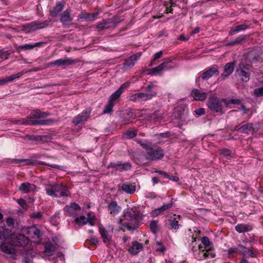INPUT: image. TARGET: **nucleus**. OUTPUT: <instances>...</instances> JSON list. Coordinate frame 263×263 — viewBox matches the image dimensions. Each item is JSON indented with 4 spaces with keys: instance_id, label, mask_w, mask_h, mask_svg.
Returning <instances> with one entry per match:
<instances>
[{
    "instance_id": "3c124183",
    "label": "nucleus",
    "mask_w": 263,
    "mask_h": 263,
    "mask_svg": "<svg viewBox=\"0 0 263 263\" xmlns=\"http://www.w3.org/2000/svg\"><path fill=\"white\" fill-rule=\"evenodd\" d=\"M220 154L221 155L226 157L227 159H230L231 158V152L228 149H222L220 150Z\"/></svg>"
},
{
    "instance_id": "2f4dec72",
    "label": "nucleus",
    "mask_w": 263,
    "mask_h": 263,
    "mask_svg": "<svg viewBox=\"0 0 263 263\" xmlns=\"http://www.w3.org/2000/svg\"><path fill=\"white\" fill-rule=\"evenodd\" d=\"M247 37V35H241L237 37L235 40L229 42L226 44V46H233L235 45H238L242 44L246 41Z\"/></svg>"
},
{
    "instance_id": "423d86ee",
    "label": "nucleus",
    "mask_w": 263,
    "mask_h": 263,
    "mask_svg": "<svg viewBox=\"0 0 263 263\" xmlns=\"http://www.w3.org/2000/svg\"><path fill=\"white\" fill-rule=\"evenodd\" d=\"M119 22V18L118 17L103 20L98 24L97 28L98 31H101L111 28H115Z\"/></svg>"
},
{
    "instance_id": "603ef678",
    "label": "nucleus",
    "mask_w": 263,
    "mask_h": 263,
    "mask_svg": "<svg viewBox=\"0 0 263 263\" xmlns=\"http://www.w3.org/2000/svg\"><path fill=\"white\" fill-rule=\"evenodd\" d=\"M13 162H15L17 163L24 162L27 165H29L34 164L33 161L30 159H14Z\"/></svg>"
},
{
    "instance_id": "6e6d98bb",
    "label": "nucleus",
    "mask_w": 263,
    "mask_h": 263,
    "mask_svg": "<svg viewBox=\"0 0 263 263\" xmlns=\"http://www.w3.org/2000/svg\"><path fill=\"white\" fill-rule=\"evenodd\" d=\"M43 213L41 212H34L30 215L32 219H41Z\"/></svg>"
},
{
    "instance_id": "79ce46f5",
    "label": "nucleus",
    "mask_w": 263,
    "mask_h": 263,
    "mask_svg": "<svg viewBox=\"0 0 263 263\" xmlns=\"http://www.w3.org/2000/svg\"><path fill=\"white\" fill-rule=\"evenodd\" d=\"M42 43H42V42H39V43H36L33 44H25L24 45L20 46L18 47V49L23 50L32 49L34 47L40 46V45L41 44H42Z\"/></svg>"
},
{
    "instance_id": "9d476101",
    "label": "nucleus",
    "mask_w": 263,
    "mask_h": 263,
    "mask_svg": "<svg viewBox=\"0 0 263 263\" xmlns=\"http://www.w3.org/2000/svg\"><path fill=\"white\" fill-rule=\"evenodd\" d=\"M219 71L218 67L217 65H213L208 68L200 77L203 81H206L213 77H217L219 75Z\"/></svg>"
},
{
    "instance_id": "473e14b6",
    "label": "nucleus",
    "mask_w": 263,
    "mask_h": 263,
    "mask_svg": "<svg viewBox=\"0 0 263 263\" xmlns=\"http://www.w3.org/2000/svg\"><path fill=\"white\" fill-rule=\"evenodd\" d=\"M174 217H171L168 219V224L170 226L171 228L178 230L179 228V220H180V216L179 215H174Z\"/></svg>"
},
{
    "instance_id": "49530a36",
    "label": "nucleus",
    "mask_w": 263,
    "mask_h": 263,
    "mask_svg": "<svg viewBox=\"0 0 263 263\" xmlns=\"http://www.w3.org/2000/svg\"><path fill=\"white\" fill-rule=\"evenodd\" d=\"M149 228L153 233L156 234L158 230V221H152L149 223Z\"/></svg>"
},
{
    "instance_id": "bf43d9fd",
    "label": "nucleus",
    "mask_w": 263,
    "mask_h": 263,
    "mask_svg": "<svg viewBox=\"0 0 263 263\" xmlns=\"http://www.w3.org/2000/svg\"><path fill=\"white\" fill-rule=\"evenodd\" d=\"M236 248H239V250H238L239 251H238V252H237V253H239V254H242V255H245V249H246V248H245L242 245H239V246H238L237 247H236Z\"/></svg>"
},
{
    "instance_id": "680f3d73",
    "label": "nucleus",
    "mask_w": 263,
    "mask_h": 263,
    "mask_svg": "<svg viewBox=\"0 0 263 263\" xmlns=\"http://www.w3.org/2000/svg\"><path fill=\"white\" fill-rule=\"evenodd\" d=\"M206 254L207 258L209 257L213 258L216 256V254L214 250H211L209 252H206V251H205V252Z\"/></svg>"
},
{
    "instance_id": "c756f323",
    "label": "nucleus",
    "mask_w": 263,
    "mask_h": 263,
    "mask_svg": "<svg viewBox=\"0 0 263 263\" xmlns=\"http://www.w3.org/2000/svg\"><path fill=\"white\" fill-rule=\"evenodd\" d=\"M108 210L111 215H115L121 210V207L118 205L116 201H111L108 205Z\"/></svg>"
},
{
    "instance_id": "c9c22d12",
    "label": "nucleus",
    "mask_w": 263,
    "mask_h": 263,
    "mask_svg": "<svg viewBox=\"0 0 263 263\" xmlns=\"http://www.w3.org/2000/svg\"><path fill=\"white\" fill-rule=\"evenodd\" d=\"M248 28V26L246 24H241L231 28L229 31V35H233L237 32L247 29Z\"/></svg>"
},
{
    "instance_id": "20e7f679",
    "label": "nucleus",
    "mask_w": 263,
    "mask_h": 263,
    "mask_svg": "<svg viewBox=\"0 0 263 263\" xmlns=\"http://www.w3.org/2000/svg\"><path fill=\"white\" fill-rule=\"evenodd\" d=\"M222 103H223V102L222 101V99H220L212 95L209 98L206 104L208 108L213 112H218L220 114H223L224 111L223 110V105Z\"/></svg>"
},
{
    "instance_id": "e433bc0d",
    "label": "nucleus",
    "mask_w": 263,
    "mask_h": 263,
    "mask_svg": "<svg viewBox=\"0 0 263 263\" xmlns=\"http://www.w3.org/2000/svg\"><path fill=\"white\" fill-rule=\"evenodd\" d=\"M64 7V3L59 2L57 3L53 7V10L51 12V15L52 17H55L58 14L61 12Z\"/></svg>"
},
{
    "instance_id": "052dcab7",
    "label": "nucleus",
    "mask_w": 263,
    "mask_h": 263,
    "mask_svg": "<svg viewBox=\"0 0 263 263\" xmlns=\"http://www.w3.org/2000/svg\"><path fill=\"white\" fill-rule=\"evenodd\" d=\"M246 253L248 254L250 256L252 257H256V254L255 252H254L252 250L249 249H245V254Z\"/></svg>"
},
{
    "instance_id": "393cba45",
    "label": "nucleus",
    "mask_w": 263,
    "mask_h": 263,
    "mask_svg": "<svg viewBox=\"0 0 263 263\" xmlns=\"http://www.w3.org/2000/svg\"><path fill=\"white\" fill-rule=\"evenodd\" d=\"M71 10L66 9L60 15V21L63 25H65L68 24L72 20V18L70 16Z\"/></svg>"
},
{
    "instance_id": "f3484780",
    "label": "nucleus",
    "mask_w": 263,
    "mask_h": 263,
    "mask_svg": "<svg viewBox=\"0 0 263 263\" xmlns=\"http://www.w3.org/2000/svg\"><path fill=\"white\" fill-rule=\"evenodd\" d=\"M28 233L29 237L34 239V242L39 243L41 241L42 233L39 229L34 227H31L29 229Z\"/></svg>"
},
{
    "instance_id": "39448f33",
    "label": "nucleus",
    "mask_w": 263,
    "mask_h": 263,
    "mask_svg": "<svg viewBox=\"0 0 263 263\" xmlns=\"http://www.w3.org/2000/svg\"><path fill=\"white\" fill-rule=\"evenodd\" d=\"M50 20H46L44 22L36 21L32 22L30 23L24 25L22 26V30L26 31L27 33L35 31L39 29H41L47 27Z\"/></svg>"
},
{
    "instance_id": "7c9ffc66",
    "label": "nucleus",
    "mask_w": 263,
    "mask_h": 263,
    "mask_svg": "<svg viewBox=\"0 0 263 263\" xmlns=\"http://www.w3.org/2000/svg\"><path fill=\"white\" fill-rule=\"evenodd\" d=\"M99 232L104 243H106L110 242L111 239V236L102 226L99 227Z\"/></svg>"
},
{
    "instance_id": "2eb2a0df",
    "label": "nucleus",
    "mask_w": 263,
    "mask_h": 263,
    "mask_svg": "<svg viewBox=\"0 0 263 263\" xmlns=\"http://www.w3.org/2000/svg\"><path fill=\"white\" fill-rule=\"evenodd\" d=\"M76 62L77 61L75 60L65 58L64 59H60L51 62L49 63H48V66L50 67H60L62 66H68L75 64Z\"/></svg>"
},
{
    "instance_id": "4be33fe9",
    "label": "nucleus",
    "mask_w": 263,
    "mask_h": 263,
    "mask_svg": "<svg viewBox=\"0 0 263 263\" xmlns=\"http://www.w3.org/2000/svg\"><path fill=\"white\" fill-rule=\"evenodd\" d=\"M258 128L252 123H248L241 126V133L253 134L258 130Z\"/></svg>"
},
{
    "instance_id": "864d4df0",
    "label": "nucleus",
    "mask_w": 263,
    "mask_h": 263,
    "mask_svg": "<svg viewBox=\"0 0 263 263\" xmlns=\"http://www.w3.org/2000/svg\"><path fill=\"white\" fill-rule=\"evenodd\" d=\"M252 94L256 97H260L263 96V86L255 89Z\"/></svg>"
},
{
    "instance_id": "09e8293b",
    "label": "nucleus",
    "mask_w": 263,
    "mask_h": 263,
    "mask_svg": "<svg viewBox=\"0 0 263 263\" xmlns=\"http://www.w3.org/2000/svg\"><path fill=\"white\" fill-rule=\"evenodd\" d=\"M114 105L115 104L108 100V104L105 106L103 113L107 114L112 111Z\"/></svg>"
},
{
    "instance_id": "1a4fd4ad",
    "label": "nucleus",
    "mask_w": 263,
    "mask_h": 263,
    "mask_svg": "<svg viewBox=\"0 0 263 263\" xmlns=\"http://www.w3.org/2000/svg\"><path fill=\"white\" fill-rule=\"evenodd\" d=\"M155 97V92L152 91L149 93H144V92H137L131 95L129 100L134 102H144L151 100Z\"/></svg>"
},
{
    "instance_id": "a18cd8bd",
    "label": "nucleus",
    "mask_w": 263,
    "mask_h": 263,
    "mask_svg": "<svg viewBox=\"0 0 263 263\" xmlns=\"http://www.w3.org/2000/svg\"><path fill=\"white\" fill-rule=\"evenodd\" d=\"M222 101H223L226 106H228L230 104H239L240 103V101L238 99L228 100L227 99H222Z\"/></svg>"
},
{
    "instance_id": "f704fd0d",
    "label": "nucleus",
    "mask_w": 263,
    "mask_h": 263,
    "mask_svg": "<svg viewBox=\"0 0 263 263\" xmlns=\"http://www.w3.org/2000/svg\"><path fill=\"white\" fill-rule=\"evenodd\" d=\"M163 64H160L159 66L151 69H147L145 70L147 74H160L163 71Z\"/></svg>"
},
{
    "instance_id": "412c9836",
    "label": "nucleus",
    "mask_w": 263,
    "mask_h": 263,
    "mask_svg": "<svg viewBox=\"0 0 263 263\" xmlns=\"http://www.w3.org/2000/svg\"><path fill=\"white\" fill-rule=\"evenodd\" d=\"M126 86V84L123 83L117 91L110 96L108 100L115 104L119 101V98Z\"/></svg>"
},
{
    "instance_id": "37998d69",
    "label": "nucleus",
    "mask_w": 263,
    "mask_h": 263,
    "mask_svg": "<svg viewBox=\"0 0 263 263\" xmlns=\"http://www.w3.org/2000/svg\"><path fill=\"white\" fill-rule=\"evenodd\" d=\"M172 59L171 58L166 59L164 62L162 63L161 64H163V71L165 70H170L174 67V66L170 64L172 62Z\"/></svg>"
},
{
    "instance_id": "a19ab883",
    "label": "nucleus",
    "mask_w": 263,
    "mask_h": 263,
    "mask_svg": "<svg viewBox=\"0 0 263 263\" xmlns=\"http://www.w3.org/2000/svg\"><path fill=\"white\" fill-rule=\"evenodd\" d=\"M239 68L241 69L240 75L241 76V80L245 82H247L249 80L250 76L249 73L247 72L245 69V67L242 68L241 65L240 64Z\"/></svg>"
},
{
    "instance_id": "f257e3e1",
    "label": "nucleus",
    "mask_w": 263,
    "mask_h": 263,
    "mask_svg": "<svg viewBox=\"0 0 263 263\" xmlns=\"http://www.w3.org/2000/svg\"><path fill=\"white\" fill-rule=\"evenodd\" d=\"M46 194L51 197H61L70 196L69 192L66 185L62 183H55L46 187Z\"/></svg>"
},
{
    "instance_id": "c85d7f7f",
    "label": "nucleus",
    "mask_w": 263,
    "mask_h": 263,
    "mask_svg": "<svg viewBox=\"0 0 263 263\" xmlns=\"http://www.w3.org/2000/svg\"><path fill=\"white\" fill-rule=\"evenodd\" d=\"M235 229L239 233H245L251 231L253 226L250 224L240 223L235 226Z\"/></svg>"
},
{
    "instance_id": "e2e57ef3",
    "label": "nucleus",
    "mask_w": 263,
    "mask_h": 263,
    "mask_svg": "<svg viewBox=\"0 0 263 263\" xmlns=\"http://www.w3.org/2000/svg\"><path fill=\"white\" fill-rule=\"evenodd\" d=\"M159 210V209L158 208H157V209L152 211V213H151L152 216L156 217V216H158V215L161 214L162 213L160 212V211Z\"/></svg>"
},
{
    "instance_id": "6e6552de",
    "label": "nucleus",
    "mask_w": 263,
    "mask_h": 263,
    "mask_svg": "<svg viewBox=\"0 0 263 263\" xmlns=\"http://www.w3.org/2000/svg\"><path fill=\"white\" fill-rule=\"evenodd\" d=\"M12 245L14 246L25 247L29 241L28 238L22 234H12L9 236Z\"/></svg>"
},
{
    "instance_id": "8fccbe9b",
    "label": "nucleus",
    "mask_w": 263,
    "mask_h": 263,
    "mask_svg": "<svg viewBox=\"0 0 263 263\" xmlns=\"http://www.w3.org/2000/svg\"><path fill=\"white\" fill-rule=\"evenodd\" d=\"M136 135H137L136 131L128 130L125 134H124L123 137L124 138H127V139H132V138L136 137Z\"/></svg>"
},
{
    "instance_id": "7ed1b4c3",
    "label": "nucleus",
    "mask_w": 263,
    "mask_h": 263,
    "mask_svg": "<svg viewBox=\"0 0 263 263\" xmlns=\"http://www.w3.org/2000/svg\"><path fill=\"white\" fill-rule=\"evenodd\" d=\"M145 159L147 160L154 161L161 159L164 156V152L160 147L150 144L146 147Z\"/></svg>"
},
{
    "instance_id": "a211bd4d",
    "label": "nucleus",
    "mask_w": 263,
    "mask_h": 263,
    "mask_svg": "<svg viewBox=\"0 0 263 263\" xmlns=\"http://www.w3.org/2000/svg\"><path fill=\"white\" fill-rule=\"evenodd\" d=\"M208 95V92L197 89H194L191 92V96L193 97L195 101H203L206 99Z\"/></svg>"
},
{
    "instance_id": "a878e982",
    "label": "nucleus",
    "mask_w": 263,
    "mask_h": 263,
    "mask_svg": "<svg viewBox=\"0 0 263 263\" xmlns=\"http://www.w3.org/2000/svg\"><path fill=\"white\" fill-rule=\"evenodd\" d=\"M49 115L47 112L41 111L39 109H36L31 112L30 115L28 116L27 120H32L33 119L44 118Z\"/></svg>"
},
{
    "instance_id": "4d7b16f0",
    "label": "nucleus",
    "mask_w": 263,
    "mask_h": 263,
    "mask_svg": "<svg viewBox=\"0 0 263 263\" xmlns=\"http://www.w3.org/2000/svg\"><path fill=\"white\" fill-rule=\"evenodd\" d=\"M10 54L9 51L0 50V58L2 59H7Z\"/></svg>"
},
{
    "instance_id": "f8f14e48",
    "label": "nucleus",
    "mask_w": 263,
    "mask_h": 263,
    "mask_svg": "<svg viewBox=\"0 0 263 263\" xmlns=\"http://www.w3.org/2000/svg\"><path fill=\"white\" fill-rule=\"evenodd\" d=\"M91 111L90 107L86 108L85 110L74 118L72 122L77 125L81 122L86 121L90 117Z\"/></svg>"
},
{
    "instance_id": "ddd939ff",
    "label": "nucleus",
    "mask_w": 263,
    "mask_h": 263,
    "mask_svg": "<svg viewBox=\"0 0 263 263\" xmlns=\"http://www.w3.org/2000/svg\"><path fill=\"white\" fill-rule=\"evenodd\" d=\"M80 209V206L77 203L72 202L65 206L63 210L65 215L74 217L78 215V212Z\"/></svg>"
},
{
    "instance_id": "5fc2aeb1",
    "label": "nucleus",
    "mask_w": 263,
    "mask_h": 263,
    "mask_svg": "<svg viewBox=\"0 0 263 263\" xmlns=\"http://www.w3.org/2000/svg\"><path fill=\"white\" fill-rule=\"evenodd\" d=\"M173 205V202L171 201L170 203H168L166 204L163 205L162 206L159 208V210L160 211V212L162 213V214H163L164 212L166 210L171 209Z\"/></svg>"
},
{
    "instance_id": "f03ea898",
    "label": "nucleus",
    "mask_w": 263,
    "mask_h": 263,
    "mask_svg": "<svg viewBox=\"0 0 263 263\" xmlns=\"http://www.w3.org/2000/svg\"><path fill=\"white\" fill-rule=\"evenodd\" d=\"M3 231L0 230V248L2 249L3 251L8 254H13L14 252V249L11 244L8 243L9 241H11L9 237H7L9 235V229H5L2 226Z\"/></svg>"
},
{
    "instance_id": "de8ad7c7",
    "label": "nucleus",
    "mask_w": 263,
    "mask_h": 263,
    "mask_svg": "<svg viewBox=\"0 0 263 263\" xmlns=\"http://www.w3.org/2000/svg\"><path fill=\"white\" fill-rule=\"evenodd\" d=\"M74 221L79 225H84L87 223V220L84 216H81L74 219Z\"/></svg>"
},
{
    "instance_id": "338daca9",
    "label": "nucleus",
    "mask_w": 263,
    "mask_h": 263,
    "mask_svg": "<svg viewBox=\"0 0 263 263\" xmlns=\"http://www.w3.org/2000/svg\"><path fill=\"white\" fill-rule=\"evenodd\" d=\"M195 112L196 115L199 116L202 115L204 114L205 111L203 108H200L195 110Z\"/></svg>"
},
{
    "instance_id": "dca6fc26",
    "label": "nucleus",
    "mask_w": 263,
    "mask_h": 263,
    "mask_svg": "<svg viewBox=\"0 0 263 263\" xmlns=\"http://www.w3.org/2000/svg\"><path fill=\"white\" fill-rule=\"evenodd\" d=\"M109 168H112L116 171H123L129 170L132 167V165L129 162H125L121 163L120 162L110 163L108 166Z\"/></svg>"
},
{
    "instance_id": "aec40b11",
    "label": "nucleus",
    "mask_w": 263,
    "mask_h": 263,
    "mask_svg": "<svg viewBox=\"0 0 263 263\" xmlns=\"http://www.w3.org/2000/svg\"><path fill=\"white\" fill-rule=\"evenodd\" d=\"M123 216L124 219L129 221L135 220L138 221L141 219L140 213L133 210L124 212Z\"/></svg>"
},
{
    "instance_id": "c03bdc74",
    "label": "nucleus",
    "mask_w": 263,
    "mask_h": 263,
    "mask_svg": "<svg viewBox=\"0 0 263 263\" xmlns=\"http://www.w3.org/2000/svg\"><path fill=\"white\" fill-rule=\"evenodd\" d=\"M144 91H145L144 93H149L152 91H154L155 92V97L157 93V90L156 87L153 84H148L146 87H143Z\"/></svg>"
},
{
    "instance_id": "cd10ccee",
    "label": "nucleus",
    "mask_w": 263,
    "mask_h": 263,
    "mask_svg": "<svg viewBox=\"0 0 263 263\" xmlns=\"http://www.w3.org/2000/svg\"><path fill=\"white\" fill-rule=\"evenodd\" d=\"M201 241L203 245V249L206 252L211 250H214L213 243L210 241L209 238L206 236H203L201 238Z\"/></svg>"
},
{
    "instance_id": "ea45409f",
    "label": "nucleus",
    "mask_w": 263,
    "mask_h": 263,
    "mask_svg": "<svg viewBox=\"0 0 263 263\" xmlns=\"http://www.w3.org/2000/svg\"><path fill=\"white\" fill-rule=\"evenodd\" d=\"M78 20H80L81 21L83 20L92 21H93V16H91V15L86 11H82L78 16Z\"/></svg>"
},
{
    "instance_id": "774afa93",
    "label": "nucleus",
    "mask_w": 263,
    "mask_h": 263,
    "mask_svg": "<svg viewBox=\"0 0 263 263\" xmlns=\"http://www.w3.org/2000/svg\"><path fill=\"white\" fill-rule=\"evenodd\" d=\"M239 248H231L229 249L228 252L229 254H233V253H237L239 251Z\"/></svg>"
},
{
    "instance_id": "5701e85b",
    "label": "nucleus",
    "mask_w": 263,
    "mask_h": 263,
    "mask_svg": "<svg viewBox=\"0 0 263 263\" xmlns=\"http://www.w3.org/2000/svg\"><path fill=\"white\" fill-rule=\"evenodd\" d=\"M53 122L52 119L47 120H25L23 122V124L28 125H48L50 124Z\"/></svg>"
},
{
    "instance_id": "b1692460",
    "label": "nucleus",
    "mask_w": 263,
    "mask_h": 263,
    "mask_svg": "<svg viewBox=\"0 0 263 263\" xmlns=\"http://www.w3.org/2000/svg\"><path fill=\"white\" fill-rule=\"evenodd\" d=\"M143 249V246L141 243L137 241H133L132 245L128 249V251L132 255H136Z\"/></svg>"
},
{
    "instance_id": "13d9d810",
    "label": "nucleus",
    "mask_w": 263,
    "mask_h": 263,
    "mask_svg": "<svg viewBox=\"0 0 263 263\" xmlns=\"http://www.w3.org/2000/svg\"><path fill=\"white\" fill-rule=\"evenodd\" d=\"M6 223L9 228H12L14 227V220L11 217H8L6 220Z\"/></svg>"
},
{
    "instance_id": "0e129e2a",
    "label": "nucleus",
    "mask_w": 263,
    "mask_h": 263,
    "mask_svg": "<svg viewBox=\"0 0 263 263\" xmlns=\"http://www.w3.org/2000/svg\"><path fill=\"white\" fill-rule=\"evenodd\" d=\"M17 202L23 208H24L26 205V201L24 199H18Z\"/></svg>"
},
{
    "instance_id": "69168bd1",
    "label": "nucleus",
    "mask_w": 263,
    "mask_h": 263,
    "mask_svg": "<svg viewBox=\"0 0 263 263\" xmlns=\"http://www.w3.org/2000/svg\"><path fill=\"white\" fill-rule=\"evenodd\" d=\"M98 239L97 237H91L90 240V243L91 245H93V246H96L97 244L98 243Z\"/></svg>"
},
{
    "instance_id": "72a5a7b5",
    "label": "nucleus",
    "mask_w": 263,
    "mask_h": 263,
    "mask_svg": "<svg viewBox=\"0 0 263 263\" xmlns=\"http://www.w3.org/2000/svg\"><path fill=\"white\" fill-rule=\"evenodd\" d=\"M121 189L125 193L129 194H132L136 191V186L129 183H123L121 186Z\"/></svg>"
},
{
    "instance_id": "58836bf2",
    "label": "nucleus",
    "mask_w": 263,
    "mask_h": 263,
    "mask_svg": "<svg viewBox=\"0 0 263 263\" xmlns=\"http://www.w3.org/2000/svg\"><path fill=\"white\" fill-rule=\"evenodd\" d=\"M21 76H22V72L15 73L10 76L6 77L2 79H0V82H9L10 81H13L16 78H20Z\"/></svg>"
},
{
    "instance_id": "bb28decb",
    "label": "nucleus",
    "mask_w": 263,
    "mask_h": 263,
    "mask_svg": "<svg viewBox=\"0 0 263 263\" xmlns=\"http://www.w3.org/2000/svg\"><path fill=\"white\" fill-rule=\"evenodd\" d=\"M35 186L28 182L22 183L19 186V191L23 193H28L34 191Z\"/></svg>"
},
{
    "instance_id": "9b49d317",
    "label": "nucleus",
    "mask_w": 263,
    "mask_h": 263,
    "mask_svg": "<svg viewBox=\"0 0 263 263\" xmlns=\"http://www.w3.org/2000/svg\"><path fill=\"white\" fill-rule=\"evenodd\" d=\"M142 54L141 52H138L126 59L123 65V70L126 71L133 67L136 61L140 59Z\"/></svg>"
},
{
    "instance_id": "6ab92c4d",
    "label": "nucleus",
    "mask_w": 263,
    "mask_h": 263,
    "mask_svg": "<svg viewBox=\"0 0 263 263\" xmlns=\"http://www.w3.org/2000/svg\"><path fill=\"white\" fill-rule=\"evenodd\" d=\"M234 62L228 63L224 65L223 71L220 75V77L221 78V80H223L233 72L234 69Z\"/></svg>"
},
{
    "instance_id": "0eeeda50",
    "label": "nucleus",
    "mask_w": 263,
    "mask_h": 263,
    "mask_svg": "<svg viewBox=\"0 0 263 263\" xmlns=\"http://www.w3.org/2000/svg\"><path fill=\"white\" fill-rule=\"evenodd\" d=\"M262 53L261 48L260 47L254 48L247 52L246 60L251 64L256 63L261 59Z\"/></svg>"
},
{
    "instance_id": "4c0bfd02",
    "label": "nucleus",
    "mask_w": 263,
    "mask_h": 263,
    "mask_svg": "<svg viewBox=\"0 0 263 263\" xmlns=\"http://www.w3.org/2000/svg\"><path fill=\"white\" fill-rule=\"evenodd\" d=\"M55 250V247L51 242H47L45 246L44 252L46 254L51 255Z\"/></svg>"
},
{
    "instance_id": "4468645a",
    "label": "nucleus",
    "mask_w": 263,
    "mask_h": 263,
    "mask_svg": "<svg viewBox=\"0 0 263 263\" xmlns=\"http://www.w3.org/2000/svg\"><path fill=\"white\" fill-rule=\"evenodd\" d=\"M192 251L194 257L198 260H202L207 258L206 254L203 249V247L201 245L198 246H193Z\"/></svg>"
}]
</instances>
